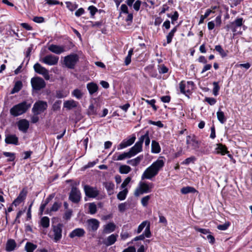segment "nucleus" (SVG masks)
Returning <instances> with one entry per match:
<instances>
[{"label": "nucleus", "mask_w": 252, "mask_h": 252, "mask_svg": "<svg viewBox=\"0 0 252 252\" xmlns=\"http://www.w3.org/2000/svg\"><path fill=\"white\" fill-rule=\"evenodd\" d=\"M87 88L91 95L97 92L98 89L97 85L94 82H90L87 84Z\"/></svg>", "instance_id": "a878e982"}, {"label": "nucleus", "mask_w": 252, "mask_h": 252, "mask_svg": "<svg viewBox=\"0 0 252 252\" xmlns=\"http://www.w3.org/2000/svg\"><path fill=\"white\" fill-rule=\"evenodd\" d=\"M67 8L70 11H72L77 8V5L73 4L70 1H66L65 2Z\"/></svg>", "instance_id": "3c124183"}, {"label": "nucleus", "mask_w": 252, "mask_h": 252, "mask_svg": "<svg viewBox=\"0 0 252 252\" xmlns=\"http://www.w3.org/2000/svg\"><path fill=\"white\" fill-rule=\"evenodd\" d=\"M62 203L61 202H55L52 207L50 209V211L56 212L61 207Z\"/></svg>", "instance_id": "603ef678"}, {"label": "nucleus", "mask_w": 252, "mask_h": 252, "mask_svg": "<svg viewBox=\"0 0 252 252\" xmlns=\"http://www.w3.org/2000/svg\"><path fill=\"white\" fill-rule=\"evenodd\" d=\"M151 195H148L142 198L141 203L143 207L147 206L149 201L151 198Z\"/></svg>", "instance_id": "a18cd8bd"}, {"label": "nucleus", "mask_w": 252, "mask_h": 252, "mask_svg": "<svg viewBox=\"0 0 252 252\" xmlns=\"http://www.w3.org/2000/svg\"><path fill=\"white\" fill-rule=\"evenodd\" d=\"M116 228V225L113 222H110L103 226V232L109 234L114 232Z\"/></svg>", "instance_id": "4be33fe9"}, {"label": "nucleus", "mask_w": 252, "mask_h": 252, "mask_svg": "<svg viewBox=\"0 0 252 252\" xmlns=\"http://www.w3.org/2000/svg\"><path fill=\"white\" fill-rule=\"evenodd\" d=\"M194 229L198 232H199L204 234H207L209 233V230L207 229L200 228L197 226H194Z\"/></svg>", "instance_id": "69168bd1"}, {"label": "nucleus", "mask_w": 252, "mask_h": 252, "mask_svg": "<svg viewBox=\"0 0 252 252\" xmlns=\"http://www.w3.org/2000/svg\"><path fill=\"white\" fill-rule=\"evenodd\" d=\"M27 194V190L26 189H23L20 192L17 198L19 199L22 202L25 199Z\"/></svg>", "instance_id": "49530a36"}, {"label": "nucleus", "mask_w": 252, "mask_h": 252, "mask_svg": "<svg viewBox=\"0 0 252 252\" xmlns=\"http://www.w3.org/2000/svg\"><path fill=\"white\" fill-rule=\"evenodd\" d=\"M138 141H142L141 146H142L144 141L145 142V146H149L150 143V138L149 137V132L147 131L146 133L142 135L139 139Z\"/></svg>", "instance_id": "cd10ccee"}, {"label": "nucleus", "mask_w": 252, "mask_h": 252, "mask_svg": "<svg viewBox=\"0 0 252 252\" xmlns=\"http://www.w3.org/2000/svg\"><path fill=\"white\" fill-rule=\"evenodd\" d=\"M33 68L35 72L42 75L45 80H49L50 79L48 70L40 63H36L34 64Z\"/></svg>", "instance_id": "f8f14e48"}, {"label": "nucleus", "mask_w": 252, "mask_h": 252, "mask_svg": "<svg viewBox=\"0 0 252 252\" xmlns=\"http://www.w3.org/2000/svg\"><path fill=\"white\" fill-rule=\"evenodd\" d=\"M131 170V167L126 165H122L119 168V172L121 174H127Z\"/></svg>", "instance_id": "ea45409f"}, {"label": "nucleus", "mask_w": 252, "mask_h": 252, "mask_svg": "<svg viewBox=\"0 0 252 252\" xmlns=\"http://www.w3.org/2000/svg\"><path fill=\"white\" fill-rule=\"evenodd\" d=\"M72 215V211L71 210H68L65 211L63 216V219L65 220H70Z\"/></svg>", "instance_id": "13d9d810"}, {"label": "nucleus", "mask_w": 252, "mask_h": 252, "mask_svg": "<svg viewBox=\"0 0 252 252\" xmlns=\"http://www.w3.org/2000/svg\"><path fill=\"white\" fill-rule=\"evenodd\" d=\"M126 158H130L131 157L128 153L124 152L121 154H120L119 156H117V154H115L112 158L113 160H122L125 159Z\"/></svg>", "instance_id": "c85d7f7f"}, {"label": "nucleus", "mask_w": 252, "mask_h": 252, "mask_svg": "<svg viewBox=\"0 0 252 252\" xmlns=\"http://www.w3.org/2000/svg\"><path fill=\"white\" fill-rule=\"evenodd\" d=\"M23 87L22 82L21 81H17L14 86L13 88L11 91V94H14L15 93H18L19 92Z\"/></svg>", "instance_id": "473e14b6"}, {"label": "nucleus", "mask_w": 252, "mask_h": 252, "mask_svg": "<svg viewBox=\"0 0 252 252\" xmlns=\"http://www.w3.org/2000/svg\"><path fill=\"white\" fill-rule=\"evenodd\" d=\"M118 235L117 234H112L108 236L103 242V243L106 246H109L113 245L117 241Z\"/></svg>", "instance_id": "412c9836"}, {"label": "nucleus", "mask_w": 252, "mask_h": 252, "mask_svg": "<svg viewBox=\"0 0 252 252\" xmlns=\"http://www.w3.org/2000/svg\"><path fill=\"white\" fill-rule=\"evenodd\" d=\"M40 225L45 228H47L50 225V220L47 217H43L40 220Z\"/></svg>", "instance_id": "4c0bfd02"}, {"label": "nucleus", "mask_w": 252, "mask_h": 252, "mask_svg": "<svg viewBox=\"0 0 252 252\" xmlns=\"http://www.w3.org/2000/svg\"><path fill=\"white\" fill-rule=\"evenodd\" d=\"M63 227V224L61 223L56 225H52V228L48 234V236L53 240L54 242L57 243L61 240Z\"/></svg>", "instance_id": "7ed1b4c3"}, {"label": "nucleus", "mask_w": 252, "mask_h": 252, "mask_svg": "<svg viewBox=\"0 0 252 252\" xmlns=\"http://www.w3.org/2000/svg\"><path fill=\"white\" fill-rule=\"evenodd\" d=\"M84 190L86 195L90 198H95L99 194V191L96 187L85 185Z\"/></svg>", "instance_id": "2eb2a0df"}, {"label": "nucleus", "mask_w": 252, "mask_h": 252, "mask_svg": "<svg viewBox=\"0 0 252 252\" xmlns=\"http://www.w3.org/2000/svg\"><path fill=\"white\" fill-rule=\"evenodd\" d=\"M88 114L89 115H94L96 113V110L94 108V107L93 104L90 105L88 108Z\"/></svg>", "instance_id": "0e129e2a"}, {"label": "nucleus", "mask_w": 252, "mask_h": 252, "mask_svg": "<svg viewBox=\"0 0 252 252\" xmlns=\"http://www.w3.org/2000/svg\"><path fill=\"white\" fill-rule=\"evenodd\" d=\"M215 50L220 53L222 57H224L227 56V54L220 45H216L215 46Z\"/></svg>", "instance_id": "09e8293b"}, {"label": "nucleus", "mask_w": 252, "mask_h": 252, "mask_svg": "<svg viewBox=\"0 0 252 252\" xmlns=\"http://www.w3.org/2000/svg\"><path fill=\"white\" fill-rule=\"evenodd\" d=\"M126 3L129 7L133 5L134 9L138 11L140 9L142 2L140 0H126Z\"/></svg>", "instance_id": "5701e85b"}, {"label": "nucleus", "mask_w": 252, "mask_h": 252, "mask_svg": "<svg viewBox=\"0 0 252 252\" xmlns=\"http://www.w3.org/2000/svg\"><path fill=\"white\" fill-rule=\"evenodd\" d=\"M213 93L214 95L217 96L219 94V92L220 89V87L219 85V82H214L213 83Z\"/></svg>", "instance_id": "de8ad7c7"}, {"label": "nucleus", "mask_w": 252, "mask_h": 252, "mask_svg": "<svg viewBox=\"0 0 252 252\" xmlns=\"http://www.w3.org/2000/svg\"><path fill=\"white\" fill-rule=\"evenodd\" d=\"M80 191L76 187H73L69 193V199L74 203H78L81 200Z\"/></svg>", "instance_id": "9d476101"}, {"label": "nucleus", "mask_w": 252, "mask_h": 252, "mask_svg": "<svg viewBox=\"0 0 252 252\" xmlns=\"http://www.w3.org/2000/svg\"><path fill=\"white\" fill-rule=\"evenodd\" d=\"M17 126L19 130L26 133L29 127V122L26 119H22L18 122Z\"/></svg>", "instance_id": "6ab92c4d"}, {"label": "nucleus", "mask_w": 252, "mask_h": 252, "mask_svg": "<svg viewBox=\"0 0 252 252\" xmlns=\"http://www.w3.org/2000/svg\"><path fill=\"white\" fill-rule=\"evenodd\" d=\"M128 190L127 189H125L122 191H120L117 194V198L120 200H124L126 199Z\"/></svg>", "instance_id": "58836bf2"}, {"label": "nucleus", "mask_w": 252, "mask_h": 252, "mask_svg": "<svg viewBox=\"0 0 252 252\" xmlns=\"http://www.w3.org/2000/svg\"><path fill=\"white\" fill-rule=\"evenodd\" d=\"M59 59V58L58 56L50 54L41 59L40 61L49 65H55L58 63Z\"/></svg>", "instance_id": "ddd939ff"}, {"label": "nucleus", "mask_w": 252, "mask_h": 252, "mask_svg": "<svg viewBox=\"0 0 252 252\" xmlns=\"http://www.w3.org/2000/svg\"><path fill=\"white\" fill-rule=\"evenodd\" d=\"M48 104L46 101L38 100L34 104L32 111L34 115H38L46 110Z\"/></svg>", "instance_id": "0eeeda50"}, {"label": "nucleus", "mask_w": 252, "mask_h": 252, "mask_svg": "<svg viewBox=\"0 0 252 252\" xmlns=\"http://www.w3.org/2000/svg\"><path fill=\"white\" fill-rule=\"evenodd\" d=\"M153 188L154 185L152 183L140 182L134 191V195L137 197L144 193H149Z\"/></svg>", "instance_id": "20e7f679"}, {"label": "nucleus", "mask_w": 252, "mask_h": 252, "mask_svg": "<svg viewBox=\"0 0 252 252\" xmlns=\"http://www.w3.org/2000/svg\"><path fill=\"white\" fill-rule=\"evenodd\" d=\"M186 142L187 150L197 151L200 145V142L197 140L196 136L194 134L187 136Z\"/></svg>", "instance_id": "39448f33"}, {"label": "nucleus", "mask_w": 252, "mask_h": 252, "mask_svg": "<svg viewBox=\"0 0 252 252\" xmlns=\"http://www.w3.org/2000/svg\"><path fill=\"white\" fill-rule=\"evenodd\" d=\"M37 245L31 242H27L26 244L25 249L27 252H33L37 248Z\"/></svg>", "instance_id": "c9c22d12"}, {"label": "nucleus", "mask_w": 252, "mask_h": 252, "mask_svg": "<svg viewBox=\"0 0 252 252\" xmlns=\"http://www.w3.org/2000/svg\"><path fill=\"white\" fill-rule=\"evenodd\" d=\"M97 207L94 203H90L89 204V213L90 214L93 215L96 213Z\"/></svg>", "instance_id": "37998d69"}, {"label": "nucleus", "mask_w": 252, "mask_h": 252, "mask_svg": "<svg viewBox=\"0 0 252 252\" xmlns=\"http://www.w3.org/2000/svg\"><path fill=\"white\" fill-rule=\"evenodd\" d=\"M141 141H137L134 145L128 151L131 158L135 156L138 153L142 151V146H141Z\"/></svg>", "instance_id": "dca6fc26"}, {"label": "nucleus", "mask_w": 252, "mask_h": 252, "mask_svg": "<svg viewBox=\"0 0 252 252\" xmlns=\"http://www.w3.org/2000/svg\"><path fill=\"white\" fill-rule=\"evenodd\" d=\"M78 61L79 57L75 54H70L65 56L63 61L65 65L70 69H74Z\"/></svg>", "instance_id": "423d86ee"}, {"label": "nucleus", "mask_w": 252, "mask_h": 252, "mask_svg": "<svg viewBox=\"0 0 252 252\" xmlns=\"http://www.w3.org/2000/svg\"><path fill=\"white\" fill-rule=\"evenodd\" d=\"M181 192L182 194H187L189 193H195L197 192V190L192 187L187 186L186 187L183 188L181 189Z\"/></svg>", "instance_id": "f704fd0d"}, {"label": "nucleus", "mask_w": 252, "mask_h": 252, "mask_svg": "<svg viewBox=\"0 0 252 252\" xmlns=\"http://www.w3.org/2000/svg\"><path fill=\"white\" fill-rule=\"evenodd\" d=\"M143 234L144 235V238L145 237L147 238H150L151 236V233L150 231V223H148V225L146 226V229H145L144 232Z\"/></svg>", "instance_id": "6e6d98bb"}, {"label": "nucleus", "mask_w": 252, "mask_h": 252, "mask_svg": "<svg viewBox=\"0 0 252 252\" xmlns=\"http://www.w3.org/2000/svg\"><path fill=\"white\" fill-rule=\"evenodd\" d=\"M195 160V158L194 157H190L186 158L185 160H184L182 162V164L188 165L190 163H193Z\"/></svg>", "instance_id": "864d4df0"}, {"label": "nucleus", "mask_w": 252, "mask_h": 252, "mask_svg": "<svg viewBox=\"0 0 252 252\" xmlns=\"http://www.w3.org/2000/svg\"><path fill=\"white\" fill-rule=\"evenodd\" d=\"M87 228L89 231H95L99 226V221L95 219H91L87 221Z\"/></svg>", "instance_id": "f3484780"}, {"label": "nucleus", "mask_w": 252, "mask_h": 252, "mask_svg": "<svg viewBox=\"0 0 252 252\" xmlns=\"http://www.w3.org/2000/svg\"><path fill=\"white\" fill-rule=\"evenodd\" d=\"M164 165V161L162 159H158L144 171L141 176L142 179L151 180L158 174Z\"/></svg>", "instance_id": "f257e3e1"}, {"label": "nucleus", "mask_w": 252, "mask_h": 252, "mask_svg": "<svg viewBox=\"0 0 252 252\" xmlns=\"http://www.w3.org/2000/svg\"><path fill=\"white\" fill-rule=\"evenodd\" d=\"M194 83L192 81H188L186 85L185 82L181 81L179 84V87L181 93L185 94L186 96H189L191 91L193 90Z\"/></svg>", "instance_id": "1a4fd4ad"}, {"label": "nucleus", "mask_w": 252, "mask_h": 252, "mask_svg": "<svg viewBox=\"0 0 252 252\" xmlns=\"http://www.w3.org/2000/svg\"><path fill=\"white\" fill-rule=\"evenodd\" d=\"M205 101L211 105H214L217 102L216 99L213 97H205Z\"/></svg>", "instance_id": "052dcab7"}, {"label": "nucleus", "mask_w": 252, "mask_h": 252, "mask_svg": "<svg viewBox=\"0 0 252 252\" xmlns=\"http://www.w3.org/2000/svg\"><path fill=\"white\" fill-rule=\"evenodd\" d=\"M127 204L126 202L122 203L118 205V209L120 212H124L127 208Z\"/></svg>", "instance_id": "4d7b16f0"}, {"label": "nucleus", "mask_w": 252, "mask_h": 252, "mask_svg": "<svg viewBox=\"0 0 252 252\" xmlns=\"http://www.w3.org/2000/svg\"><path fill=\"white\" fill-rule=\"evenodd\" d=\"M216 150L218 154H220L222 155L228 153L226 147L221 144H217V147L216 148Z\"/></svg>", "instance_id": "7c9ffc66"}, {"label": "nucleus", "mask_w": 252, "mask_h": 252, "mask_svg": "<svg viewBox=\"0 0 252 252\" xmlns=\"http://www.w3.org/2000/svg\"><path fill=\"white\" fill-rule=\"evenodd\" d=\"M147 221H143L138 227L137 233H140L147 224Z\"/></svg>", "instance_id": "e2e57ef3"}, {"label": "nucleus", "mask_w": 252, "mask_h": 252, "mask_svg": "<svg viewBox=\"0 0 252 252\" xmlns=\"http://www.w3.org/2000/svg\"><path fill=\"white\" fill-rule=\"evenodd\" d=\"M31 104L26 101H23L13 106L10 109V114L14 117H17L26 112L31 107Z\"/></svg>", "instance_id": "f03ea898"}, {"label": "nucleus", "mask_w": 252, "mask_h": 252, "mask_svg": "<svg viewBox=\"0 0 252 252\" xmlns=\"http://www.w3.org/2000/svg\"><path fill=\"white\" fill-rule=\"evenodd\" d=\"M72 95L78 99H81L83 95V94L81 92V90L79 89H75L72 92Z\"/></svg>", "instance_id": "c03bdc74"}, {"label": "nucleus", "mask_w": 252, "mask_h": 252, "mask_svg": "<svg viewBox=\"0 0 252 252\" xmlns=\"http://www.w3.org/2000/svg\"><path fill=\"white\" fill-rule=\"evenodd\" d=\"M214 12L212 10L207 9L204 15H202L200 16V20L198 22V25H200L204 23L205 19L207 18L211 13Z\"/></svg>", "instance_id": "a19ab883"}, {"label": "nucleus", "mask_w": 252, "mask_h": 252, "mask_svg": "<svg viewBox=\"0 0 252 252\" xmlns=\"http://www.w3.org/2000/svg\"><path fill=\"white\" fill-rule=\"evenodd\" d=\"M143 155H141L134 158L128 160L126 161V163L132 166H137L140 164L141 161L143 160Z\"/></svg>", "instance_id": "393cba45"}, {"label": "nucleus", "mask_w": 252, "mask_h": 252, "mask_svg": "<svg viewBox=\"0 0 252 252\" xmlns=\"http://www.w3.org/2000/svg\"><path fill=\"white\" fill-rule=\"evenodd\" d=\"M244 23L243 19L242 18H238L230 24L226 26V28L228 30L230 29L234 33H239L237 32V29L243 26Z\"/></svg>", "instance_id": "9b49d317"}, {"label": "nucleus", "mask_w": 252, "mask_h": 252, "mask_svg": "<svg viewBox=\"0 0 252 252\" xmlns=\"http://www.w3.org/2000/svg\"><path fill=\"white\" fill-rule=\"evenodd\" d=\"M179 17V13L177 11H175L174 12V14L171 16V23L172 24H175V22L176 21Z\"/></svg>", "instance_id": "680f3d73"}, {"label": "nucleus", "mask_w": 252, "mask_h": 252, "mask_svg": "<svg viewBox=\"0 0 252 252\" xmlns=\"http://www.w3.org/2000/svg\"><path fill=\"white\" fill-rule=\"evenodd\" d=\"M120 237L122 240H125L127 238L130 237V234L127 231H124L123 230L122 231Z\"/></svg>", "instance_id": "bf43d9fd"}, {"label": "nucleus", "mask_w": 252, "mask_h": 252, "mask_svg": "<svg viewBox=\"0 0 252 252\" xmlns=\"http://www.w3.org/2000/svg\"><path fill=\"white\" fill-rule=\"evenodd\" d=\"M217 116L218 120L221 124H224L226 121V118L224 116V114L222 111H218L217 113Z\"/></svg>", "instance_id": "79ce46f5"}, {"label": "nucleus", "mask_w": 252, "mask_h": 252, "mask_svg": "<svg viewBox=\"0 0 252 252\" xmlns=\"http://www.w3.org/2000/svg\"><path fill=\"white\" fill-rule=\"evenodd\" d=\"M3 154L5 157L9 158L7 159L8 161H12L15 159V157L14 153L5 152H3Z\"/></svg>", "instance_id": "8fccbe9b"}, {"label": "nucleus", "mask_w": 252, "mask_h": 252, "mask_svg": "<svg viewBox=\"0 0 252 252\" xmlns=\"http://www.w3.org/2000/svg\"><path fill=\"white\" fill-rule=\"evenodd\" d=\"M177 31V26H175L172 30L169 32L166 36L167 43L169 44L171 42L172 38L174 36L175 33Z\"/></svg>", "instance_id": "e433bc0d"}, {"label": "nucleus", "mask_w": 252, "mask_h": 252, "mask_svg": "<svg viewBox=\"0 0 252 252\" xmlns=\"http://www.w3.org/2000/svg\"><path fill=\"white\" fill-rule=\"evenodd\" d=\"M31 82L32 89L35 91L41 90L46 86L45 81L40 77L32 78Z\"/></svg>", "instance_id": "6e6552de"}, {"label": "nucleus", "mask_w": 252, "mask_h": 252, "mask_svg": "<svg viewBox=\"0 0 252 252\" xmlns=\"http://www.w3.org/2000/svg\"><path fill=\"white\" fill-rule=\"evenodd\" d=\"M48 50L52 53L56 54H61L65 51L64 46H60L55 44H51L49 46Z\"/></svg>", "instance_id": "a211bd4d"}, {"label": "nucleus", "mask_w": 252, "mask_h": 252, "mask_svg": "<svg viewBox=\"0 0 252 252\" xmlns=\"http://www.w3.org/2000/svg\"><path fill=\"white\" fill-rule=\"evenodd\" d=\"M5 142L7 144L18 145V138L14 134H9L6 136Z\"/></svg>", "instance_id": "b1692460"}, {"label": "nucleus", "mask_w": 252, "mask_h": 252, "mask_svg": "<svg viewBox=\"0 0 252 252\" xmlns=\"http://www.w3.org/2000/svg\"><path fill=\"white\" fill-rule=\"evenodd\" d=\"M85 234V231L81 228H77L72 231L69 234L70 238H74L75 237H82Z\"/></svg>", "instance_id": "aec40b11"}, {"label": "nucleus", "mask_w": 252, "mask_h": 252, "mask_svg": "<svg viewBox=\"0 0 252 252\" xmlns=\"http://www.w3.org/2000/svg\"><path fill=\"white\" fill-rule=\"evenodd\" d=\"M78 102L74 100H70L65 101L63 103L64 107L68 110H70L73 108L77 107Z\"/></svg>", "instance_id": "c756f323"}, {"label": "nucleus", "mask_w": 252, "mask_h": 252, "mask_svg": "<svg viewBox=\"0 0 252 252\" xmlns=\"http://www.w3.org/2000/svg\"><path fill=\"white\" fill-rule=\"evenodd\" d=\"M88 10L90 11L92 16H94L95 13L97 11V9L94 6L91 5L88 7Z\"/></svg>", "instance_id": "338daca9"}, {"label": "nucleus", "mask_w": 252, "mask_h": 252, "mask_svg": "<svg viewBox=\"0 0 252 252\" xmlns=\"http://www.w3.org/2000/svg\"><path fill=\"white\" fill-rule=\"evenodd\" d=\"M103 185L107 190L109 195L113 193L115 185L112 182H108L103 183Z\"/></svg>", "instance_id": "2f4dec72"}, {"label": "nucleus", "mask_w": 252, "mask_h": 252, "mask_svg": "<svg viewBox=\"0 0 252 252\" xmlns=\"http://www.w3.org/2000/svg\"><path fill=\"white\" fill-rule=\"evenodd\" d=\"M143 99L148 104L151 105V106L155 111H156L157 110V107L155 105L156 100L154 99H153L152 100H148L144 99L143 98Z\"/></svg>", "instance_id": "5fc2aeb1"}, {"label": "nucleus", "mask_w": 252, "mask_h": 252, "mask_svg": "<svg viewBox=\"0 0 252 252\" xmlns=\"http://www.w3.org/2000/svg\"><path fill=\"white\" fill-rule=\"evenodd\" d=\"M131 179L130 177H127L122 184L121 188L123 189L125 188L130 182Z\"/></svg>", "instance_id": "774afa93"}, {"label": "nucleus", "mask_w": 252, "mask_h": 252, "mask_svg": "<svg viewBox=\"0 0 252 252\" xmlns=\"http://www.w3.org/2000/svg\"><path fill=\"white\" fill-rule=\"evenodd\" d=\"M17 244L14 239H8L6 244L5 249L8 252H11L15 250Z\"/></svg>", "instance_id": "bb28decb"}, {"label": "nucleus", "mask_w": 252, "mask_h": 252, "mask_svg": "<svg viewBox=\"0 0 252 252\" xmlns=\"http://www.w3.org/2000/svg\"><path fill=\"white\" fill-rule=\"evenodd\" d=\"M136 140L135 134H132L126 139H124L118 146V150H121L132 145Z\"/></svg>", "instance_id": "4468645a"}, {"label": "nucleus", "mask_w": 252, "mask_h": 252, "mask_svg": "<svg viewBox=\"0 0 252 252\" xmlns=\"http://www.w3.org/2000/svg\"><path fill=\"white\" fill-rule=\"evenodd\" d=\"M161 149L158 143L155 140L152 142V152L158 154L160 152Z\"/></svg>", "instance_id": "72a5a7b5"}]
</instances>
